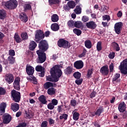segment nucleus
<instances>
[{
    "instance_id": "5fc2aeb1",
    "label": "nucleus",
    "mask_w": 127,
    "mask_h": 127,
    "mask_svg": "<svg viewBox=\"0 0 127 127\" xmlns=\"http://www.w3.org/2000/svg\"><path fill=\"white\" fill-rule=\"evenodd\" d=\"M6 90L4 88H3V87H0V95H3L5 94Z\"/></svg>"
},
{
    "instance_id": "dca6fc26",
    "label": "nucleus",
    "mask_w": 127,
    "mask_h": 127,
    "mask_svg": "<svg viewBox=\"0 0 127 127\" xmlns=\"http://www.w3.org/2000/svg\"><path fill=\"white\" fill-rule=\"evenodd\" d=\"M127 108V105L125 102H121L119 104L118 109L120 112H125L126 111Z\"/></svg>"
},
{
    "instance_id": "f3484780",
    "label": "nucleus",
    "mask_w": 127,
    "mask_h": 127,
    "mask_svg": "<svg viewBox=\"0 0 127 127\" xmlns=\"http://www.w3.org/2000/svg\"><path fill=\"white\" fill-rule=\"evenodd\" d=\"M74 67L76 69H81L84 66V63L81 60L78 61H75L73 64Z\"/></svg>"
},
{
    "instance_id": "f8f14e48",
    "label": "nucleus",
    "mask_w": 127,
    "mask_h": 127,
    "mask_svg": "<svg viewBox=\"0 0 127 127\" xmlns=\"http://www.w3.org/2000/svg\"><path fill=\"white\" fill-rule=\"evenodd\" d=\"M104 111V108L103 106H100L99 108L97 109L96 111L94 113H92V117H95V115H97L98 117H100L101 113H103Z\"/></svg>"
},
{
    "instance_id": "f704fd0d",
    "label": "nucleus",
    "mask_w": 127,
    "mask_h": 127,
    "mask_svg": "<svg viewBox=\"0 0 127 127\" xmlns=\"http://www.w3.org/2000/svg\"><path fill=\"white\" fill-rule=\"evenodd\" d=\"M72 113H73V119L74 121H78V120H79V117H80V114H79V112H77L76 111L74 112V111H73L72 112Z\"/></svg>"
},
{
    "instance_id": "4c0bfd02",
    "label": "nucleus",
    "mask_w": 127,
    "mask_h": 127,
    "mask_svg": "<svg viewBox=\"0 0 127 127\" xmlns=\"http://www.w3.org/2000/svg\"><path fill=\"white\" fill-rule=\"evenodd\" d=\"M121 76V74L120 73H116L114 76V77H113V82L114 83V82H116V81L117 82H119L118 79H119V78Z\"/></svg>"
},
{
    "instance_id": "3c124183",
    "label": "nucleus",
    "mask_w": 127,
    "mask_h": 127,
    "mask_svg": "<svg viewBox=\"0 0 127 127\" xmlns=\"http://www.w3.org/2000/svg\"><path fill=\"white\" fill-rule=\"evenodd\" d=\"M41 127H48V122L47 121H44L42 122Z\"/></svg>"
},
{
    "instance_id": "2eb2a0df",
    "label": "nucleus",
    "mask_w": 127,
    "mask_h": 127,
    "mask_svg": "<svg viewBox=\"0 0 127 127\" xmlns=\"http://www.w3.org/2000/svg\"><path fill=\"white\" fill-rule=\"evenodd\" d=\"M12 116L10 114H5L3 115V123L4 125L9 124L11 121Z\"/></svg>"
},
{
    "instance_id": "69168bd1",
    "label": "nucleus",
    "mask_w": 127,
    "mask_h": 127,
    "mask_svg": "<svg viewBox=\"0 0 127 127\" xmlns=\"http://www.w3.org/2000/svg\"><path fill=\"white\" fill-rule=\"evenodd\" d=\"M96 93L97 92H96V91H93L92 92H91V93H90V98L91 99H93V98H95V96H96Z\"/></svg>"
},
{
    "instance_id": "bf43d9fd",
    "label": "nucleus",
    "mask_w": 127,
    "mask_h": 127,
    "mask_svg": "<svg viewBox=\"0 0 127 127\" xmlns=\"http://www.w3.org/2000/svg\"><path fill=\"white\" fill-rule=\"evenodd\" d=\"M70 105L73 107H75L77 105V102L76 100H71L70 101Z\"/></svg>"
},
{
    "instance_id": "4be33fe9",
    "label": "nucleus",
    "mask_w": 127,
    "mask_h": 127,
    "mask_svg": "<svg viewBox=\"0 0 127 127\" xmlns=\"http://www.w3.org/2000/svg\"><path fill=\"white\" fill-rule=\"evenodd\" d=\"M37 44L35 41H30L29 45V49L31 51H34L36 47H37Z\"/></svg>"
},
{
    "instance_id": "9d476101",
    "label": "nucleus",
    "mask_w": 127,
    "mask_h": 127,
    "mask_svg": "<svg viewBox=\"0 0 127 127\" xmlns=\"http://www.w3.org/2000/svg\"><path fill=\"white\" fill-rule=\"evenodd\" d=\"M4 79L6 83L11 84L14 81V76L12 73H6Z\"/></svg>"
},
{
    "instance_id": "052dcab7",
    "label": "nucleus",
    "mask_w": 127,
    "mask_h": 127,
    "mask_svg": "<svg viewBox=\"0 0 127 127\" xmlns=\"http://www.w3.org/2000/svg\"><path fill=\"white\" fill-rule=\"evenodd\" d=\"M83 82V79H80V77H79V79H78L77 80H75V83L77 84V85H80L82 84Z\"/></svg>"
},
{
    "instance_id": "a878e982",
    "label": "nucleus",
    "mask_w": 127,
    "mask_h": 127,
    "mask_svg": "<svg viewBox=\"0 0 127 127\" xmlns=\"http://www.w3.org/2000/svg\"><path fill=\"white\" fill-rule=\"evenodd\" d=\"M56 92V89L54 88V86H51L49 89H48L47 90V93L48 94H49V95H54L55 94Z\"/></svg>"
},
{
    "instance_id": "a211bd4d",
    "label": "nucleus",
    "mask_w": 127,
    "mask_h": 127,
    "mask_svg": "<svg viewBox=\"0 0 127 127\" xmlns=\"http://www.w3.org/2000/svg\"><path fill=\"white\" fill-rule=\"evenodd\" d=\"M86 26L88 28H90L91 29H95L97 27V25L94 21H89V22L86 23Z\"/></svg>"
},
{
    "instance_id": "13d9d810",
    "label": "nucleus",
    "mask_w": 127,
    "mask_h": 127,
    "mask_svg": "<svg viewBox=\"0 0 127 127\" xmlns=\"http://www.w3.org/2000/svg\"><path fill=\"white\" fill-rule=\"evenodd\" d=\"M53 109L55 108V106H57L58 104V101L56 99H53L52 100Z\"/></svg>"
},
{
    "instance_id": "4d7b16f0",
    "label": "nucleus",
    "mask_w": 127,
    "mask_h": 127,
    "mask_svg": "<svg viewBox=\"0 0 127 127\" xmlns=\"http://www.w3.org/2000/svg\"><path fill=\"white\" fill-rule=\"evenodd\" d=\"M8 55L12 57H14V56H15V53L14 51V49H10L8 52Z\"/></svg>"
},
{
    "instance_id": "774afa93",
    "label": "nucleus",
    "mask_w": 127,
    "mask_h": 127,
    "mask_svg": "<svg viewBox=\"0 0 127 127\" xmlns=\"http://www.w3.org/2000/svg\"><path fill=\"white\" fill-rule=\"evenodd\" d=\"M115 55H116L115 53H114V52H113V53H110V54L109 55L108 57H109V58L110 59H114V58H115Z\"/></svg>"
},
{
    "instance_id": "72a5a7b5",
    "label": "nucleus",
    "mask_w": 127,
    "mask_h": 127,
    "mask_svg": "<svg viewBox=\"0 0 127 127\" xmlns=\"http://www.w3.org/2000/svg\"><path fill=\"white\" fill-rule=\"evenodd\" d=\"M68 5L70 10L71 8H74L76 6V3L75 1H73V0H69V1H68Z\"/></svg>"
},
{
    "instance_id": "49530a36",
    "label": "nucleus",
    "mask_w": 127,
    "mask_h": 127,
    "mask_svg": "<svg viewBox=\"0 0 127 127\" xmlns=\"http://www.w3.org/2000/svg\"><path fill=\"white\" fill-rule=\"evenodd\" d=\"M21 37L22 38V40H27V39H28L27 33H22L21 34Z\"/></svg>"
},
{
    "instance_id": "4468645a",
    "label": "nucleus",
    "mask_w": 127,
    "mask_h": 127,
    "mask_svg": "<svg viewBox=\"0 0 127 127\" xmlns=\"http://www.w3.org/2000/svg\"><path fill=\"white\" fill-rule=\"evenodd\" d=\"M26 71L28 75H33L34 73L35 68L33 66L27 65L26 67Z\"/></svg>"
},
{
    "instance_id": "6e6d98bb",
    "label": "nucleus",
    "mask_w": 127,
    "mask_h": 127,
    "mask_svg": "<svg viewBox=\"0 0 127 127\" xmlns=\"http://www.w3.org/2000/svg\"><path fill=\"white\" fill-rule=\"evenodd\" d=\"M24 8L25 10H27V9H32V6L31 4H24Z\"/></svg>"
},
{
    "instance_id": "5701e85b",
    "label": "nucleus",
    "mask_w": 127,
    "mask_h": 127,
    "mask_svg": "<svg viewBox=\"0 0 127 127\" xmlns=\"http://www.w3.org/2000/svg\"><path fill=\"white\" fill-rule=\"evenodd\" d=\"M24 113H25L26 119H31L32 118H33V117H34V113H33L32 111L30 110H28V111L25 110Z\"/></svg>"
},
{
    "instance_id": "423d86ee",
    "label": "nucleus",
    "mask_w": 127,
    "mask_h": 127,
    "mask_svg": "<svg viewBox=\"0 0 127 127\" xmlns=\"http://www.w3.org/2000/svg\"><path fill=\"white\" fill-rule=\"evenodd\" d=\"M18 5V2L17 0H9V1H6L5 3V6L8 9L16 8Z\"/></svg>"
},
{
    "instance_id": "c9c22d12",
    "label": "nucleus",
    "mask_w": 127,
    "mask_h": 127,
    "mask_svg": "<svg viewBox=\"0 0 127 127\" xmlns=\"http://www.w3.org/2000/svg\"><path fill=\"white\" fill-rule=\"evenodd\" d=\"M7 60L9 64H14V63L15 62V58L9 55V56L7 58Z\"/></svg>"
},
{
    "instance_id": "a18cd8bd",
    "label": "nucleus",
    "mask_w": 127,
    "mask_h": 127,
    "mask_svg": "<svg viewBox=\"0 0 127 127\" xmlns=\"http://www.w3.org/2000/svg\"><path fill=\"white\" fill-rule=\"evenodd\" d=\"M67 25L69 27H74L75 26V22L73 20H69L67 22Z\"/></svg>"
},
{
    "instance_id": "7c9ffc66",
    "label": "nucleus",
    "mask_w": 127,
    "mask_h": 127,
    "mask_svg": "<svg viewBox=\"0 0 127 127\" xmlns=\"http://www.w3.org/2000/svg\"><path fill=\"white\" fill-rule=\"evenodd\" d=\"M74 12H75V14L77 15H79L80 14H81L82 12V8L80 6V5H76L75 8L74 9Z\"/></svg>"
},
{
    "instance_id": "a19ab883",
    "label": "nucleus",
    "mask_w": 127,
    "mask_h": 127,
    "mask_svg": "<svg viewBox=\"0 0 127 127\" xmlns=\"http://www.w3.org/2000/svg\"><path fill=\"white\" fill-rule=\"evenodd\" d=\"M81 73L79 71H76L73 73V76L75 77V79H76V80H78V79H80V77H81Z\"/></svg>"
},
{
    "instance_id": "bb28decb",
    "label": "nucleus",
    "mask_w": 127,
    "mask_h": 127,
    "mask_svg": "<svg viewBox=\"0 0 127 127\" xmlns=\"http://www.w3.org/2000/svg\"><path fill=\"white\" fill-rule=\"evenodd\" d=\"M55 85H56V84H54L49 81V82H46V83L44 84V88L45 89H48H48H50V87L52 86H55Z\"/></svg>"
},
{
    "instance_id": "c756f323",
    "label": "nucleus",
    "mask_w": 127,
    "mask_h": 127,
    "mask_svg": "<svg viewBox=\"0 0 127 127\" xmlns=\"http://www.w3.org/2000/svg\"><path fill=\"white\" fill-rule=\"evenodd\" d=\"M6 13L5 9H0V19H3L6 17Z\"/></svg>"
},
{
    "instance_id": "1a4fd4ad",
    "label": "nucleus",
    "mask_w": 127,
    "mask_h": 127,
    "mask_svg": "<svg viewBox=\"0 0 127 127\" xmlns=\"http://www.w3.org/2000/svg\"><path fill=\"white\" fill-rule=\"evenodd\" d=\"M123 22H117L114 25V30L115 33L118 35L121 34L122 28H123Z\"/></svg>"
},
{
    "instance_id": "0e129e2a",
    "label": "nucleus",
    "mask_w": 127,
    "mask_h": 127,
    "mask_svg": "<svg viewBox=\"0 0 127 127\" xmlns=\"http://www.w3.org/2000/svg\"><path fill=\"white\" fill-rule=\"evenodd\" d=\"M82 20L83 22H87V21L89 20V17H88L87 16H83Z\"/></svg>"
},
{
    "instance_id": "9b49d317",
    "label": "nucleus",
    "mask_w": 127,
    "mask_h": 127,
    "mask_svg": "<svg viewBox=\"0 0 127 127\" xmlns=\"http://www.w3.org/2000/svg\"><path fill=\"white\" fill-rule=\"evenodd\" d=\"M21 80H20V77L17 76L15 77V80L13 82V87L14 89L16 90H17L18 91L19 90H20V83Z\"/></svg>"
},
{
    "instance_id": "39448f33",
    "label": "nucleus",
    "mask_w": 127,
    "mask_h": 127,
    "mask_svg": "<svg viewBox=\"0 0 127 127\" xmlns=\"http://www.w3.org/2000/svg\"><path fill=\"white\" fill-rule=\"evenodd\" d=\"M38 48H40L41 50H42V53H45V52H47L48 48H49V45L47 41H46V40H43V39H42L40 42L39 43Z\"/></svg>"
},
{
    "instance_id": "6e6552de",
    "label": "nucleus",
    "mask_w": 127,
    "mask_h": 127,
    "mask_svg": "<svg viewBox=\"0 0 127 127\" xmlns=\"http://www.w3.org/2000/svg\"><path fill=\"white\" fill-rule=\"evenodd\" d=\"M35 37V41H36V42H39V43L41 41V40H42V39L45 38V35L43 31H41V29H38L37 31H36Z\"/></svg>"
},
{
    "instance_id": "de8ad7c7",
    "label": "nucleus",
    "mask_w": 127,
    "mask_h": 127,
    "mask_svg": "<svg viewBox=\"0 0 127 127\" xmlns=\"http://www.w3.org/2000/svg\"><path fill=\"white\" fill-rule=\"evenodd\" d=\"M64 110L63 105H60L58 106L57 111L58 112V113H61Z\"/></svg>"
},
{
    "instance_id": "e2e57ef3",
    "label": "nucleus",
    "mask_w": 127,
    "mask_h": 127,
    "mask_svg": "<svg viewBox=\"0 0 127 127\" xmlns=\"http://www.w3.org/2000/svg\"><path fill=\"white\" fill-rule=\"evenodd\" d=\"M55 123V121L53 119H49V123L51 126H53Z\"/></svg>"
},
{
    "instance_id": "393cba45",
    "label": "nucleus",
    "mask_w": 127,
    "mask_h": 127,
    "mask_svg": "<svg viewBox=\"0 0 127 127\" xmlns=\"http://www.w3.org/2000/svg\"><path fill=\"white\" fill-rule=\"evenodd\" d=\"M6 107V103H1L0 105V115H2V113H4Z\"/></svg>"
},
{
    "instance_id": "e433bc0d",
    "label": "nucleus",
    "mask_w": 127,
    "mask_h": 127,
    "mask_svg": "<svg viewBox=\"0 0 127 127\" xmlns=\"http://www.w3.org/2000/svg\"><path fill=\"white\" fill-rule=\"evenodd\" d=\"M49 3L50 5L59 4L60 3V0H49Z\"/></svg>"
},
{
    "instance_id": "338daca9",
    "label": "nucleus",
    "mask_w": 127,
    "mask_h": 127,
    "mask_svg": "<svg viewBox=\"0 0 127 127\" xmlns=\"http://www.w3.org/2000/svg\"><path fill=\"white\" fill-rule=\"evenodd\" d=\"M42 66L40 65H38L37 66H36L35 69L37 71H41L42 70Z\"/></svg>"
},
{
    "instance_id": "f257e3e1",
    "label": "nucleus",
    "mask_w": 127,
    "mask_h": 127,
    "mask_svg": "<svg viewBox=\"0 0 127 127\" xmlns=\"http://www.w3.org/2000/svg\"><path fill=\"white\" fill-rule=\"evenodd\" d=\"M50 73L51 75L46 76L47 80L51 83L54 82L56 84V82L59 81L60 77L62 76L63 73L62 69H60L59 66L55 65L51 68Z\"/></svg>"
},
{
    "instance_id": "ea45409f",
    "label": "nucleus",
    "mask_w": 127,
    "mask_h": 127,
    "mask_svg": "<svg viewBox=\"0 0 127 127\" xmlns=\"http://www.w3.org/2000/svg\"><path fill=\"white\" fill-rule=\"evenodd\" d=\"M93 68H89V69L88 70L87 72V77H91L92 76V74L93 73Z\"/></svg>"
},
{
    "instance_id": "c85d7f7f",
    "label": "nucleus",
    "mask_w": 127,
    "mask_h": 127,
    "mask_svg": "<svg viewBox=\"0 0 127 127\" xmlns=\"http://www.w3.org/2000/svg\"><path fill=\"white\" fill-rule=\"evenodd\" d=\"M14 38L15 41L17 43H20L22 41V39H21V38H20V37L18 35V33H15V35L14 36Z\"/></svg>"
},
{
    "instance_id": "6ab92c4d",
    "label": "nucleus",
    "mask_w": 127,
    "mask_h": 127,
    "mask_svg": "<svg viewBox=\"0 0 127 127\" xmlns=\"http://www.w3.org/2000/svg\"><path fill=\"white\" fill-rule=\"evenodd\" d=\"M19 18L21 21H23V22L26 23L27 21H28V17L27 16L26 13H22L21 15H19Z\"/></svg>"
},
{
    "instance_id": "680f3d73",
    "label": "nucleus",
    "mask_w": 127,
    "mask_h": 127,
    "mask_svg": "<svg viewBox=\"0 0 127 127\" xmlns=\"http://www.w3.org/2000/svg\"><path fill=\"white\" fill-rule=\"evenodd\" d=\"M114 65L113 63H111L110 65H109V69H110V72H113L114 70Z\"/></svg>"
},
{
    "instance_id": "473e14b6",
    "label": "nucleus",
    "mask_w": 127,
    "mask_h": 127,
    "mask_svg": "<svg viewBox=\"0 0 127 127\" xmlns=\"http://www.w3.org/2000/svg\"><path fill=\"white\" fill-rule=\"evenodd\" d=\"M51 20L53 22H57V21L59 20V17L57 14H53L52 16H51Z\"/></svg>"
},
{
    "instance_id": "c03bdc74",
    "label": "nucleus",
    "mask_w": 127,
    "mask_h": 127,
    "mask_svg": "<svg viewBox=\"0 0 127 127\" xmlns=\"http://www.w3.org/2000/svg\"><path fill=\"white\" fill-rule=\"evenodd\" d=\"M73 33L77 35V36H80L82 34V32L80 29H78V28H74L73 29Z\"/></svg>"
},
{
    "instance_id": "0eeeda50",
    "label": "nucleus",
    "mask_w": 127,
    "mask_h": 127,
    "mask_svg": "<svg viewBox=\"0 0 127 127\" xmlns=\"http://www.w3.org/2000/svg\"><path fill=\"white\" fill-rule=\"evenodd\" d=\"M119 68L122 73L123 74H127V59H125V60H123L119 66Z\"/></svg>"
},
{
    "instance_id": "7ed1b4c3",
    "label": "nucleus",
    "mask_w": 127,
    "mask_h": 127,
    "mask_svg": "<svg viewBox=\"0 0 127 127\" xmlns=\"http://www.w3.org/2000/svg\"><path fill=\"white\" fill-rule=\"evenodd\" d=\"M11 98L12 101L16 102L17 103H19L21 99V93L19 91H17L16 90L13 89L11 91Z\"/></svg>"
},
{
    "instance_id": "09e8293b",
    "label": "nucleus",
    "mask_w": 127,
    "mask_h": 127,
    "mask_svg": "<svg viewBox=\"0 0 127 127\" xmlns=\"http://www.w3.org/2000/svg\"><path fill=\"white\" fill-rule=\"evenodd\" d=\"M86 53L87 50L85 48H83L82 53L78 55L79 58H82L83 57H85V56H86Z\"/></svg>"
},
{
    "instance_id": "cd10ccee",
    "label": "nucleus",
    "mask_w": 127,
    "mask_h": 127,
    "mask_svg": "<svg viewBox=\"0 0 127 127\" xmlns=\"http://www.w3.org/2000/svg\"><path fill=\"white\" fill-rule=\"evenodd\" d=\"M60 27L58 23H53L51 26V28L53 31H58L60 29Z\"/></svg>"
},
{
    "instance_id": "ddd939ff",
    "label": "nucleus",
    "mask_w": 127,
    "mask_h": 127,
    "mask_svg": "<svg viewBox=\"0 0 127 127\" xmlns=\"http://www.w3.org/2000/svg\"><path fill=\"white\" fill-rule=\"evenodd\" d=\"M100 73L103 75H108L109 72V68L107 65H105L100 68Z\"/></svg>"
},
{
    "instance_id": "412c9836",
    "label": "nucleus",
    "mask_w": 127,
    "mask_h": 127,
    "mask_svg": "<svg viewBox=\"0 0 127 127\" xmlns=\"http://www.w3.org/2000/svg\"><path fill=\"white\" fill-rule=\"evenodd\" d=\"M38 100L39 102H41L43 104H46L47 103V101L46 99V96L44 94H42V95H40L38 97Z\"/></svg>"
},
{
    "instance_id": "79ce46f5",
    "label": "nucleus",
    "mask_w": 127,
    "mask_h": 127,
    "mask_svg": "<svg viewBox=\"0 0 127 127\" xmlns=\"http://www.w3.org/2000/svg\"><path fill=\"white\" fill-rule=\"evenodd\" d=\"M96 48L98 51V52H100V50H102V42L99 41L97 42V45H96Z\"/></svg>"
},
{
    "instance_id": "864d4df0",
    "label": "nucleus",
    "mask_w": 127,
    "mask_h": 127,
    "mask_svg": "<svg viewBox=\"0 0 127 127\" xmlns=\"http://www.w3.org/2000/svg\"><path fill=\"white\" fill-rule=\"evenodd\" d=\"M103 20H107V23L108 21L111 20L110 16L109 15H104L102 17Z\"/></svg>"
},
{
    "instance_id": "8fccbe9b",
    "label": "nucleus",
    "mask_w": 127,
    "mask_h": 127,
    "mask_svg": "<svg viewBox=\"0 0 127 127\" xmlns=\"http://www.w3.org/2000/svg\"><path fill=\"white\" fill-rule=\"evenodd\" d=\"M48 109H50V110H53L54 109V106L53 103V100L51 101V103H49L47 105Z\"/></svg>"
},
{
    "instance_id": "37998d69",
    "label": "nucleus",
    "mask_w": 127,
    "mask_h": 127,
    "mask_svg": "<svg viewBox=\"0 0 127 127\" xmlns=\"http://www.w3.org/2000/svg\"><path fill=\"white\" fill-rule=\"evenodd\" d=\"M68 117V114L66 113H63V114H62V115H60V120H63L64 119V121H66L67 120Z\"/></svg>"
},
{
    "instance_id": "f03ea898",
    "label": "nucleus",
    "mask_w": 127,
    "mask_h": 127,
    "mask_svg": "<svg viewBox=\"0 0 127 127\" xmlns=\"http://www.w3.org/2000/svg\"><path fill=\"white\" fill-rule=\"evenodd\" d=\"M36 53L38 55L37 63H44V62H45L47 59L46 53H43L42 51H41V49H40V48H39L38 51H37Z\"/></svg>"
},
{
    "instance_id": "20e7f679",
    "label": "nucleus",
    "mask_w": 127,
    "mask_h": 127,
    "mask_svg": "<svg viewBox=\"0 0 127 127\" xmlns=\"http://www.w3.org/2000/svg\"><path fill=\"white\" fill-rule=\"evenodd\" d=\"M57 44L59 47H63V48H70L71 47V44L69 41L64 38L59 39Z\"/></svg>"
},
{
    "instance_id": "b1692460",
    "label": "nucleus",
    "mask_w": 127,
    "mask_h": 127,
    "mask_svg": "<svg viewBox=\"0 0 127 127\" xmlns=\"http://www.w3.org/2000/svg\"><path fill=\"white\" fill-rule=\"evenodd\" d=\"M64 71L65 74H66L67 75L71 74L73 71L72 67L71 66H68L65 68V69H64Z\"/></svg>"
},
{
    "instance_id": "aec40b11",
    "label": "nucleus",
    "mask_w": 127,
    "mask_h": 127,
    "mask_svg": "<svg viewBox=\"0 0 127 127\" xmlns=\"http://www.w3.org/2000/svg\"><path fill=\"white\" fill-rule=\"evenodd\" d=\"M11 109L14 112H16L19 109V105L17 102L12 103L11 104Z\"/></svg>"
},
{
    "instance_id": "603ef678",
    "label": "nucleus",
    "mask_w": 127,
    "mask_h": 127,
    "mask_svg": "<svg viewBox=\"0 0 127 127\" xmlns=\"http://www.w3.org/2000/svg\"><path fill=\"white\" fill-rule=\"evenodd\" d=\"M113 45H114L115 47H116V52H119V50H120L121 48L118 43H117V42H113Z\"/></svg>"
},
{
    "instance_id": "58836bf2",
    "label": "nucleus",
    "mask_w": 127,
    "mask_h": 127,
    "mask_svg": "<svg viewBox=\"0 0 127 127\" xmlns=\"http://www.w3.org/2000/svg\"><path fill=\"white\" fill-rule=\"evenodd\" d=\"M74 26L77 28H81L82 27L83 24L81 21H75V22H74Z\"/></svg>"
},
{
    "instance_id": "2f4dec72",
    "label": "nucleus",
    "mask_w": 127,
    "mask_h": 127,
    "mask_svg": "<svg viewBox=\"0 0 127 127\" xmlns=\"http://www.w3.org/2000/svg\"><path fill=\"white\" fill-rule=\"evenodd\" d=\"M85 46L86 47V48H91L92 46V42L91 41V40H86V41L84 42Z\"/></svg>"
}]
</instances>
